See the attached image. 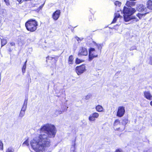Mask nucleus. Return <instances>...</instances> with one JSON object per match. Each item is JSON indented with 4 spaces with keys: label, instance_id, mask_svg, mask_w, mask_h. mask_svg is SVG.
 <instances>
[{
    "label": "nucleus",
    "instance_id": "17",
    "mask_svg": "<svg viewBox=\"0 0 152 152\" xmlns=\"http://www.w3.org/2000/svg\"><path fill=\"white\" fill-rule=\"evenodd\" d=\"M1 42V47L5 45L7 43V41L6 39L0 38Z\"/></svg>",
    "mask_w": 152,
    "mask_h": 152
},
{
    "label": "nucleus",
    "instance_id": "44",
    "mask_svg": "<svg viewBox=\"0 0 152 152\" xmlns=\"http://www.w3.org/2000/svg\"><path fill=\"white\" fill-rule=\"evenodd\" d=\"M31 80V79H30V80ZM30 82H31V81L30 80Z\"/></svg>",
    "mask_w": 152,
    "mask_h": 152
},
{
    "label": "nucleus",
    "instance_id": "19",
    "mask_svg": "<svg viewBox=\"0 0 152 152\" xmlns=\"http://www.w3.org/2000/svg\"><path fill=\"white\" fill-rule=\"evenodd\" d=\"M114 4L116 6L120 7L121 4V3L118 1H115L114 2Z\"/></svg>",
    "mask_w": 152,
    "mask_h": 152
},
{
    "label": "nucleus",
    "instance_id": "42",
    "mask_svg": "<svg viewBox=\"0 0 152 152\" xmlns=\"http://www.w3.org/2000/svg\"><path fill=\"white\" fill-rule=\"evenodd\" d=\"M150 104L151 106H152V101L150 102Z\"/></svg>",
    "mask_w": 152,
    "mask_h": 152
},
{
    "label": "nucleus",
    "instance_id": "27",
    "mask_svg": "<svg viewBox=\"0 0 152 152\" xmlns=\"http://www.w3.org/2000/svg\"><path fill=\"white\" fill-rule=\"evenodd\" d=\"M27 106L23 105L21 110V111L25 112L26 108Z\"/></svg>",
    "mask_w": 152,
    "mask_h": 152
},
{
    "label": "nucleus",
    "instance_id": "8",
    "mask_svg": "<svg viewBox=\"0 0 152 152\" xmlns=\"http://www.w3.org/2000/svg\"><path fill=\"white\" fill-rule=\"evenodd\" d=\"M88 54V51L87 49L85 48L81 47L80 48L78 55L86 56Z\"/></svg>",
    "mask_w": 152,
    "mask_h": 152
},
{
    "label": "nucleus",
    "instance_id": "5",
    "mask_svg": "<svg viewBox=\"0 0 152 152\" xmlns=\"http://www.w3.org/2000/svg\"><path fill=\"white\" fill-rule=\"evenodd\" d=\"M125 112V107L123 106L119 107L118 108L117 116L118 117H121L124 115Z\"/></svg>",
    "mask_w": 152,
    "mask_h": 152
},
{
    "label": "nucleus",
    "instance_id": "16",
    "mask_svg": "<svg viewBox=\"0 0 152 152\" xmlns=\"http://www.w3.org/2000/svg\"><path fill=\"white\" fill-rule=\"evenodd\" d=\"M73 58L72 55L69 56L68 59V63L69 64H72L73 63Z\"/></svg>",
    "mask_w": 152,
    "mask_h": 152
},
{
    "label": "nucleus",
    "instance_id": "39",
    "mask_svg": "<svg viewBox=\"0 0 152 152\" xmlns=\"http://www.w3.org/2000/svg\"><path fill=\"white\" fill-rule=\"evenodd\" d=\"M115 152H122V151L121 150L118 149Z\"/></svg>",
    "mask_w": 152,
    "mask_h": 152
},
{
    "label": "nucleus",
    "instance_id": "4",
    "mask_svg": "<svg viewBox=\"0 0 152 152\" xmlns=\"http://www.w3.org/2000/svg\"><path fill=\"white\" fill-rule=\"evenodd\" d=\"M86 70V66L84 64H83L79 66H77L75 68L76 72L79 75H81Z\"/></svg>",
    "mask_w": 152,
    "mask_h": 152
},
{
    "label": "nucleus",
    "instance_id": "31",
    "mask_svg": "<svg viewBox=\"0 0 152 152\" xmlns=\"http://www.w3.org/2000/svg\"><path fill=\"white\" fill-rule=\"evenodd\" d=\"M115 17H116V18H118L120 16V13H118V12L116 13L115 14Z\"/></svg>",
    "mask_w": 152,
    "mask_h": 152
},
{
    "label": "nucleus",
    "instance_id": "36",
    "mask_svg": "<svg viewBox=\"0 0 152 152\" xmlns=\"http://www.w3.org/2000/svg\"><path fill=\"white\" fill-rule=\"evenodd\" d=\"M117 18H116V17H115V18H114L113 20V21L112 22V23H115L116 22V21L117 20Z\"/></svg>",
    "mask_w": 152,
    "mask_h": 152
},
{
    "label": "nucleus",
    "instance_id": "40",
    "mask_svg": "<svg viewBox=\"0 0 152 152\" xmlns=\"http://www.w3.org/2000/svg\"><path fill=\"white\" fill-rule=\"evenodd\" d=\"M44 5V4H42L39 7V10H40L42 9Z\"/></svg>",
    "mask_w": 152,
    "mask_h": 152
},
{
    "label": "nucleus",
    "instance_id": "26",
    "mask_svg": "<svg viewBox=\"0 0 152 152\" xmlns=\"http://www.w3.org/2000/svg\"><path fill=\"white\" fill-rule=\"evenodd\" d=\"M3 144L2 141L0 140V150H3Z\"/></svg>",
    "mask_w": 152,
    "mask_h": 152
},
{
    "label": "nucleus",
    "instance_id": "25",
    "mask_svg": "<svg viewBox=\"0 0 152 152\" xmlns=\"http://www.w3.org/2000/svg\"><path fill=\"white\" fill-rule=\"evenodd\" d=\"M119 124H120L119 121L117 119L115 121L114 125V126H116Z\"/></svg>",
    "mask_w": 152,
    "mask_h": 152
},
{
    "label": "nucleus",
    "instance_id": "33",
    "mask_svg": "<svg viewBox=\"0 0 152 152\" xmlns=\"http://www.w3.org/2000/svg\"><path fill=\"white\" fill-rule=\"evenodd\" d=\"M27 101H28V99L27 98H26L25 100L24 103L23 105L27 106Z\"/></svg>",
    "mask_w": 152,
    "mask_h": 152
},
{
    "label": "nucleus",
    "instance_id": "35",
    "mask_svg": "<svg viewBox=\"0 0 152 152\" xmlns=\"http://www.w3.org/2000/svg\"><path fill=\"white\" fill-rule=\"evenodd\" d=\"M149 64L151 65H152V56L150 58Z\"/></svg>",
    "mask_w": 152,
    "mask_h": 152
},
{
    "label": "nucleus",
    "instance_id": "43",
    "mask_svg": "<svg viewBox=\"0 0 152 152\" xmlns=\"http://www.w3.org/2000/svg\"><path fill=\"white\" fill-rule=\"evenodd\" d=\"M26 62H27V61H25V63H24V64H25L26 65Z\"/></svg>",
    "mask_w": 152,
    "mask_h": 152
},
{
    "label": "nucleus",
    "instance_id": "21",
    "mask_svg": "<svg viewBox=\"0 0 152 152\" xmlns=\"http://www.w3.org/2000/svg\"><path fill=\"white\" fill-rule=\"evenodd\" d=\"M95 43V44L96 45L98 49L101 50L102 47V44H96V43Z\"/></svg>",
    "mask_w": 152,
    "mask_h": 152
},
{
    "label": "nucleus",
    "instance_id": "7",
    "mask_svg": "<svg viewBox=\"0 0 152 152\" xmlns=\"http://www.w3.org/2000/svg\"><path fill=\"white\" fill-rule=\"evenodd\" d=\"M99 114L95 112L90 115L88 117V120L90 121H94L95 118H97L99 116Z\"/></svg>",
    "mask_w": 152,
    "mask_h": 152
},
{
    "label": "nucleus",
    "instance_id": "15",
    "mask_svg": "<svg viewBox=\"0 0 152 152\" xmlns=\"http://www.w3.org/2000/svg\"><path fill=\"white\" fill-rule=\"evenodd\" d=\"M148 12H147L145 13H138V14H137V16L140 19H141L142 18H143L145 16V15L147 13H148Z\"/></svg>",
    "mask_w": 152,
    "mask_h": 152
},
{
    "label": "nucleus",
    "instance_id": "29",
    "mask_svg": "<svg viewBox=\"0 0 152 152\" xmlns=\"http://www.w3.org/2000/svg\"><path fill=\"white\" fill-rule=\"evenodd\" d=\"M23 144L26 145L27 146L29 145L28 141L27 140L24 142L23 143Z\"/></svg>",
    "mask_w": 152,
    "mask_h": 152
},
{
    "label": "nucleus",
    "instance_id": "32",
    "mask_svg": "<svg viewBox=\"0 0 152 152\" xmlns=\"http://www.w3.org/2000/svg\"><path fill=\"white\" fill-rule=\"evenodd\" d=\"M136 47L135 46H133L132 47H131V48L130 49V50H136Z\"/></svg>",
    "mask_w": 152,
    "mask_h": 152
},
{
    "label": "nucleus",
    "instance_id": "18",
    "mask_svg": "<svg viewBox=\"0 0 152 152\" xmlns=\"http://www.w3.org/2000/svg\"><path fill=\"white\" fill-rule=\"evenodd\" d=\"M14 149L12 147H9L7 149L6 152H14Z\"/></svg>",
    "mask_w": 152,
    "mask_h": 152
},
{
    "label": "nucleus",
    "instance_id": "20",
    "mask_svg": "<svg viewBox=\"0 0 152 152\" xmlns=\"http://www.w3.org/2000/svg\"><path fill=\"white\" fill-rule=\"evenodd\" d=\"M63 111H61L59 110H56L55 113H56V115L57 116L59 114L63 113Z\"/></svg>",
    "mask_w": 152,
    "mask_h": 152
},
{
    "label": "nucleus",
    "instance_id": "24",
    "mask_svg": "<svg viewBox=\"0 0 152 152\" xmlns=\"http://www.w3.org/2000/svg\"><path fill=\"white\" fill-rule=\"evenodd\" d=\"M26 67V66L25 64H24L22 68V72L23 74H24L25 72Z\"/></svg>",
    "mask_w": 152,
    "mask_h": 152
},
{
    "label": "nucleus",
    "instance_id": "6",
    "mask_svg": "<svg viewBox=\"0 0 152 152\" xmlns=\"http://www.w3.org/2000/svg\"><path fill=\"white\" fill-rule=\"evenodd\" d=\"M95 49L94 48H91L89 50V59L90 61H91L94 58L97 57V55H94V53Z\"/></svg>",
    "mask_w": 152,
    "mask_h": 152
},
{
    "label": "nucleus",
    "instance_id": "41",
    "mask_svg": "<svg viewBox=\"0 0 152 152\" xmlns=\"http://www.w3.org/2000/svg\"><path fill=\"white\" fill-rule=\"evenodd\" d=\"M76 38L78 41H79V39L80 40H81L82 39H81L78 37H77Z\"/></svg>",
    "mask_w": 152,
    "mask_h": 152
},
{
    "label": "nucleus",
    "instance_id": "37",
    "mask_svg": "<svg viewBox=\"0 0 152 152\" xmlns=\"http://www.w3.org/2000/svg\"><path fill=\"white\" fill-rule=\"evenodd\" d=\"M133 19H134V21L137 22L139 20L138 19L135 17H134Z\"/></svg>",
    "mask_w": 152,
    "mask_h": 152
},
{
    "label": "nucleus",
    "instance_id": "2",
    "mask_svg": "<svg viewBox=\"0 0 152 152\" xmlns=\"http://www.w3.org/2000/svg\"><path fill=\"white\" fill-rule=\"evenodd\" d=\"M135 3L134 2L127 1L126 4L128 7H124L123 11L124 14V19L125 21L127 22L130 19V16L136 11L135 9L131 7V6L135 5Z\"/></svg>",
    "mask_w": 152,
    "mask_h": 152
},
{
    "label": "nucleus",
    "instance_id": "28",
    "mask_svg": "<svg viewBox=\"0 0 152 152\" xmlns=\"http://www.w3.org/2000/svg\"><path fill=\"white\" fill-rule=\"evenodd\" d=\"M81 62V61L78 58L76 59L75 63L77 64H79Z\"/></svg>",
    "mask_w": 152,
    "mask_h": 152
},
{
    "label": "nucleus",
    "instance_id": "22",
    "mask_svg": "<svg viewBox=\"0 0 152 152\" xmlns=\"http://www.w3.org/2000/svg\"><path fill=\"white\" fill-rule=\"evenodd\" d=\"M25 115V112L21 111V110L19 114V116L21 118L23 117Z\"/></svg>",
    "mask_w": 152,
    "mask_h": 152
},
{
    "label": "nucleus",
    "instance_id": "3",
    "mask_svg": "<svg viewBox=\"0 0 152 152\" xmlns=\"http://www.w3.org/2000/svg\"><path fill=\"white\" fill-rule=\"evenodd\" d=\"M37 22L33 19H29L25 23L27 29L31 32L35 31L37 29Z\"/></svg>",
    "mask_w": 152,
    "mask_h": 152
},
{
    "label": "nucleus",
    "instance_id": "23",
    "mask_svg": "<svg viewBox=\"0 0 152 152\" xmlns=\"http://www.w3.org/2000/svg\"><path fill=\"white\" fill-rule=\"evenodd\" d=\"M128 120L126 119H125L123 120L122 123L123 125H125L128 123Z\"/></svg>",
    "mask_w": 152,
    "mask_h": 152
},
{
    "label": "nucleus",
    "instance_id": "9",
    "mask_svg": "<svg viewBox=\"0 0 152 152\" xmlns=\"http://www.w3.org/2000/svg\"><path fill=\"white\" fill-rule=\"evenodd\" d=\"M137 9L139 12H146L147 11V9L142 4L138 5L137 8Z\"/></svg>",
    "mask_w": 152,
    "mask_h": 152
},
{
    "label": "nucleus",
    "instance_id": "1",
    "mask_svg": "<svg viewBox=\"0 0 152 152\" xmlns=\"http://www.w3.org/2000/svg\"><path fill=\"white\" fill-rule=\"evenodd\" d=\"M41 134L39 137L32 140L30 144L33 149L37 152H49L51 151L50 140L49 138L55 137L56 130L53 125L47 124L42 126L40 129Z\"/></svg>",
    "mask_w": 152,
    "mask_h": 152
},
{
    "label": "nucleus",
    "instance_id": "13",
    "mask_svg": "<svg viewBox=\"0 0 152 152\" xmlns=\"http://www.w3.org/2000/svg\"><path fill=\"white\" fill-rule=\"evenodd\" d=\"M96 109L97 111L99 112H102L103 111V108L102 106L98 105L96 107Z\"/></svg>",
    "mask_w": 152,
    "mask_h": 152
},
{
    "label": "nucleus",
    "instance_id": "14",
    "mask_svg": "<svg viewBox=\"0 0 152 152\" xmlns=\"http://www.w3.org/2000/svg\"><path fill=\"white\" fill-rule=\"evenodd\" d=\"M75 141L73 142L70 149V152H76L75 151Z\"/></svg>",
    "mask_w": 152,
    "mask_h": 152
},
{
    "label": "nucleus",
    "instance_id": "12",
    "mask_svg": "<svg viewBox=\"0 0 152 152\" xmlns=\"http://www.w3.org/2000/svg\"><path fill=\"white\" fill-rule=\"evenodd\" d=\"M147 8L151 10H152V1H148L147 3Z\"/></svg>",
    "mask_w": 152,
    "mask_h": 152
},
{
    "label": "nucleus",
    "instance_id": "30",
    "mask_svg": "<svg viewBox=\"0 0 152 152\" xmlns=\"http://www.w3.org/2000/svg\"><path fill=\"white\" fill-rule=\"evenodd\" d=\"M7 5L9 6L10 5V2L9 0H4Z\"/></svg>",
    "mask_w": 152,
    "mask_h": 152
},
{
    "label": "nucleus",
    "instance_id": "11",
    "mask_svg": "<svg viewBox=\"0 0 152 152\" xmlns=\"http://www.w3.org/2000/svg\"><path fill=\"white\" fill-rule=\"evenodd\" d=\"M144 97L148 100L152 99V96L149 91H145L144 92Z\"/></svg>",
    "mask_w": 152,
    "mask_h": 152
},
{
    "label": "nucleus",
    "instance_id": "34",
    "mask_svg": "<svg viewBox=\"0 0 152 152\" xmlns=\"http://www.w3.org/2000/svg\"><path fill=\"white\" fill-rule=\"evenodd\" d=\"M91 97L90 95H88L85 97V99L86 100L89 99Z\"/></svg>",
    "mask_w": 152,
    "mask_h": 152
},
{
    "label": "nucleus",
    "instance_id": "38",
    "mask_svg": "<svg viewBox=\"0 0 152 152\" xmlns=\"http://www.w3.org/2000/svg\"><path fill=\"white\" fill-rule=\"evenodd\" d=\"M10 45L12 46H14L15 45V43L14 42H12L10 43Z\"/></svg>",
    "mask_w": 152,
    "mask_h": 152
},
{
    "label": "nucleus",
    "instance_id": "10",
    "mask_svg": "<svg viewBox=\"0 0 152 152\" xmlns=\"http://www.w3.org/2000/svg\"><path fill=\"white\" fill-rule=\"evenodd\" d=\"M60 13V11L59 10H57L52 15L53 19L55 20H57L59 18Z\"/></svg>",
    "mask_w": 152,
    "mask_h": 152
}]
</instances>
